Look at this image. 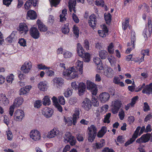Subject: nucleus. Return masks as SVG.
<instances>
[{
    "label": "nucleus",
    "instance_id": "f3484780",
    "mask_svg": "<svg viewBox=\"0 0 152 152\" xmlns=\"http://www.w3.org/2000/svg\"><path fill=\"white\" fill-rule=\"evenodd\" d=\"M82 106L84 110H88L91 109V101L88 98H86L82 102Z\"/></svg>",
    "mask_w": 152,
    "mask_h": 152
},
{
    "label": "nucleus",
    "instance_id": "de8ad7c7",
    "mask_svg": "<svg viewBox=\"0 0 152 152\" xmlns=\"http://www.w3.org/2000/svg\"><path fill=\"white\" fill-rule=\"evenodd\" d=\"M60 0H51L50 1L51 6L55 7L60 3Z\"/></svg>",
    "mask_w": 152,
    "mask_h": 152
},
{
    "label": "nucleus",
    "instance_id": "e2e57ef3",
    "mask_svg": "<svg viewBox=\"0 0 152 152\" xmlns=\"http://www.w3.org/2000/svg\"><path fill=\"white\" fill-rule=\"evenodd\" d=\"M72 17L73 20L76 23H78L79 22V19L76 15L73 13L72 15Z\"/></svg>",
    "mask_w": 152,
    "mask_h": 152
},
{
    "label": "nucleus",
    "instance_id": "b1692460",
    "mask_svg": "<svg viewBox=\"0 0 152 152\" xmlns=\"http://www.w3.org/2000/svg\"><path fill=\"white\" fill-rule=\"evenodd\" d=\"M77 50L78 55L80 57H83L85 53L83 48L80 43L77 44Z\"/></svg>",
    "mask_w": 152,
    "mask_h": 152
},
{
    "label": "nucleus",
    "instance_id": "393cba45",
    "mask_svg": "<svg viewBox=\"0 0 152 152\" xmlns=\"http://www.w3.org/2000/svg\"><path fill=\"white\" fill-rule=\"evenodd\" d=\"M0 101L1 103L4 106L7 105L9 103L7 98L4 94H3L0 95Z\"/></svg>",
    "mask_w": 152,
    "mask_h": 152
},
{
    "label": "nucleus",
    "instance_id": "f257e3e1",
    "mask_svg": "<svg viewBox=\"0 0 152 152\" xmlns=\"http://www.w3.org/2000/svg\"><path fill=\"white\" fill-rule=\"evenodd\" d=\"M63 75L67 79H72L78 77L77 73L74 67H72L64 71Z\"/></svg>",
    "mask_w": 152,
    "mask_h": 152
},
{
    "label": "nucleus",
    "instance_id": "1a4fd4ad",
    "mask_svg": "<svg viewBox=\"0 0 152 152\" xmlns=\"http://www.w3.org/2000/svg\"><path fill=\"white\" fill-rule=\"evenodd\" d=\"M61 134V132L58 129L54 128L48 132L47 137L49 139L53 138Z\"/></svg>",
    "mask_w": 152,
    "mask_h": 152
},
{
    "label": "nucleus",
    "instance_id": "f03ea898",
    "mask_svg": "<svg viewBox=\"0 0 152 152\" xmlns=\"http://www.w3.org/2000/svg\"><path fill=\"white\" fill-rule=\"evenodd\" d=\"M142 91L143 94H145L147 95L152 94V83H150L149 84L145 85V83H143L142 85H140L138 88L137 92H139Z\"/></svg>",
    "mask_w": 152,
    "mask_h": 152
},
{
    "label": "nucleus",
    "instance_id": "cd10ccee",
    "mask_svg": "<svg viewBox=\"0 0 152 152\" xmlns=\"http://www.w3.org/2000/svg\"><path fill=\"white\" fill-rule=\"evenodd\" d=\"M27 17L31 20H34L36 19L37 15L36 12L33 10H30L27 13Z\"/></svg>",
    "mask_w": 152,
    "mask_h": 152
},
{
    "label": "nucleus",
    "instance_id": "2f4dec72",
    "mask_svg": "<svg viewBox=\"0 0 152 152\" xmlns=\"http://www.w3.org/2000/svg\"><path fill=\"white\" fill-rule=\"evenodd\" d=\"M106 128L103 126L102 127L101 129L98 132L97 136L99 137H102L106 132Z\"/></svg>",
    "mask_w": 152,
    "mask_h": 152
},
{
    "label": "nucleus",
    "instance_id": "338daca9",
    "mask_svg": "<svg viewBox=\"0 0 152 152\" xmlns=\"http://www.w3.org/2000/svg\"><path fill=\"white\" fill-rule=\"evenodd\" d=\"M77 101V99L75 97H72L70 99L69 103L71 104H74L76 103Z\"/></svg>",
    "mask_w": 152,
    "mask_h": 152
},
{
    "label": "nucleus",
    "instance_id": "4d7b16f0",
    "mask_svg": "<svg viewBox=\"0 0 152 152\" xmlns=\"http://www.w3.org/2000/svg\"><path fill=\"white\" fill-rule=\"evenodd\" d=\"M19 94L21 95H23L26 94L28 92V90H27L24 87L21 88L20 90Z\"/></svg>",
    "mask_w": 152,
    "mask_h": 152
},
{
    "label": "nucleus",
    "instance_id": "f8f14e48",
    "mask_svg": "<svg viewBox=\"0 0 152 152\" xmlns=\"http://www.w3.org/2000/svg\"><path fill=\"white\" fill-rule=\"evenodd\" d=\"M110 97V94L106 92L102 93L99 96V100L102 103H105L108 101Z\"/></svg>",
    "mask_w": 152,
    "mask_h": 152
},
{
    "label": "nucleus",
    "instance_id": "c85d7f7f",
    "mask_svg": "<svg viewBox=\"0 0 152 152\" xmlns=\"http://www.w3.org/2000/svg\"><path fill=\"white\" fill-rule=\"evenodd\" d=\"M104 75L108 77H112L114 75V71L112 69L110 68H108L104 72Z\"/></svg>",
    "mask_w": 152,
    "mask_h": 152
},
{
    "label": "nucleus",
    "instance_id": "bb28decb",
    "mask_svg": "<svg viewBox=\"0 0 152 152\" xmlns=\"http://www.w3.org/2000/svg\"><path fill=\"white\" fill-rule=\"evenodd\" d=\"M76 68L79 70L80 74H83V62L77 60L75 64Z\"/></svg>",
    "mask_w": 152,
    "mask_h": 152
},
{
    "label": "nucleus",
    "instance_id": "20e7f679",
    "mask_svg": "<svg viewBox=\"0 0 152 152\" xmlns=\"http://www.w3.org/2000/svg\"><path fill=\"white\" fill-rule=\"evenodd\" d=\"M122 103L121 101L119 99H116L112 102V112L113 114L118 113L121 107Z\"/></svg>",
    "mask_w": 152,
    "mask_h": 152
},
{
    "label": "nucleus",
    "instance_id": "a211bd4d",
    "mask_svg": "<svg viewBox=\"0 0 152 152\" xmlns=\"http://www.w3.org/2000/svg\"><path fill=\"white\" fill-rule=\"evenodd\" d=\"M52 110L48 107H45L42 110V114L47 118L50 117L53 114Z\"/></svg>",
    "mask_w": 152,
    "mask_h": 152
},
{
    "label": "nucleus",
    "instance_id": "6e6d98bb",
    "mask_svg": "<svg viewBox=\"0 0 152 152\" xmlns=\"http://www.w3.org/2000/svg\"><path fill=\"white\" fill-rule=\"evenodd\" d=\"M72 90L68 89L66 90L64 94L65 97H68L72 94Z\"/></svg>",
    "mask_w": 152,
    "mask_h": 152
},
{
    "label": "nucleus",
    "instance_id": "c03bdc74",
    "mask_svg": "<svg viewBox=\"0 0 152 152\" xmlns=\"http://www.w3.org/2000/svg\"><path fill=\"white\" fill-rule=\"evenodd\" d=\"M43 100V104L44 105H49L50 104V100L48 96H45Z\"/></svg>",
    "mask_w": 152,
    "mask_h": 152
},
{
    "label": "nucleus",
    "instance_id": "680f3d73",
    "mask_svg": "<svg viewBox=\"0 0 152 152\" xmlns=\"http://www.w3.org/2000/svg\"><path fill=\"white\" fill-rule=\"evenodd\" d=\"M72 56V53L68 51H66L64 54V57L65 58H69Z\"/></svg>",
    "mask_w": 152,
    "mask_h": 152
},
{
    "label": "nucleus",
    "instance_id": "a878e982",
    "mask_svg": "<svg viewBox=\"0 0 152 152\" xmlns=\"http://www.w3.org/2000/svg\"><path fill=\"white\" fill-rule=\"evenodd\" d=\"M16 31H13L11 34L6 38V40L10 43L12 42L13 41L16 39Z\"/></svg>",
    "mask_w": 152,
    "mask_h": 152
},
{
    "label": "nucleus",
    "instance_id": "5fc2aeb1",
    "mask_svg": "<svg viewBox=\"0 0 152 152\" xmlns=\"http://www.w3.org/2000/svg\"><path fill=\"white\" fill-rule=\"evenodd\" d=\"M62 33L64 34H67L69 32V29L68 26L66 25H64L61 29Z\"/></svg>",
    "mask_w": 152,
    "mask_h": 152
},
{
    "label": "nucleus",
    "instance_id": "09e8293b",
    "mask_svg": "<svg viewBox=\"0 0 152 152\" xmlns=\"http://www.w3.org/2000/svg\"><path fill=\"white\" fill-rule=\"evenodd\" d=\"M58 100L59 103L61 105H64L65 103L64 97L62 96L58 97Z\"/></svg>",
    "mask_w": 152,
    "mask_h": 152
},
{
    "label": "nucleus",
    "instance_id": "6e6552de",
    "mask_svg": "<svg viewBox=\"0 0 152 152\" xmlns=\"http://www.w3.org/2000/svg\"><path fill=\"white\" fill-rule=\"evenodd\" d=\"M30 137L33 140L37 141L39 140L41 137V134L37 130H32L30 133Z\"/></svg>",
    "mask_w": 152,
    "mask_h": 152
},
{
    "label": "nucleus",
    "instance_id": "5701e85b",
    "mask_svg": "<svg viewBox=\"0 0 152 152\" xmlns=\"http://www.w3.org/2000/svg\"><path fill=\"white\" fill-rule=\"evenodd\" d=\"M37 23L38 24V28L40 31L45 32L47 31L48 27L44 24L42 22H40V20H38Z\"/></svg>",
    "mask_w": 152,
    "mask_h": 152
},
{
    "label": "nucleus",
    "instance_id": "774afa93",
    "mask_svg": "<svg viewBox=\"0 0 152 152\" xmlns=\"http://www.w3.org/2000/svg\"><path fill=\"white\" fill-rule=\"evenodd\" d=\"M103 151V152H115L113 149L110 148L108 147L104 148Z\"/></svg>",
    "mask_w": 152,
    "mask_h": 152
},
{
    "label": "nucleus",
    "instance_id": "49530a36",
    "mask_svg": "<svg viewBox=\"0 0 152 152\" xmlns=\"http://www.w3.org/2000/svg\"><path fill=\"white\" fill-rule=\"evenodd\" d=\"M7 139L9 140H11L13 138V134L11 131L8 130L6 132Z\"/></svg>",
    "mask_w": 152,
    "mask_h": 152
},
{
    "label": "nucleus",
    "instance_id": "7c9ffc66",
    "mask_svg": "<svg viewBox=\"0 0 152 152\" xmlns=\"http://www.w3.org/2000/svg\"><path fill=\"white\" fill-rule=\"evenodd\" d=\"M67 15V10L66 9L63 10L61 13L60 15V21L61 22H64L66 20L65 16Z\"/></svg>",
    "mask_w": 152,
    "mask_h": 152
},
{
    "label": "nucleus",
    "instance_id": "473e14b6",
    "mask_svg": "<svg viewBox=\"0 0 152 152\" xmlns=\"http://www.w3.org/2000/svg\"><path fill=\"white\" fill-rule=\"evenodd\" d=\"M80 114L79 111L78 110H76L75 111V113L73 115V124L75 125L77 122V120L79 118Z\"/></svg>",
    "mask_w": 152,
    "mask_h": 152
},
{
    "label": "nucleus",
    "instance_id": "79ce46f5",
    "mask_svg": "<svg viewBox=\"0 0 152 152\" xmlns=\"http://www.w3.org/2000/svg\"><path fill=\"white\" fill-rule=\"evenodd\" d=\"M139 97L138 96H135L133 97L131 99L130 104H131V106L133 107L136 104L137 102L138 101Z\"/></svg>",
    "mask_w": 152,
    "mask_h": 152
},
{
    "label": "nucleus",
    "instance_id": "864d4df0",
    "mask_svg": "<svg viewBox=\"0 0 152 152\" xmlns=\"http://www.w3.org/2000/svg\"><path fill=\"white\" fill-rule=\"evenodd\" d=\"M108 59L111 65L114 64L116 62L115 58L113 56H112L108 57Z\"/></svg>",
    "mask_w": 152,
    "mask_h": 152
},
{
    "label": "nucleus",
    "instance_id": "37998d69",
    "mask_svg": "<svg viewBox=\"0 0 152 152\" xmlns=\"http://www.w3.org/2000/svg\"><path fill=\"white\" fill-rule=\"evenodd\" d=\"M113 43L111 42L108 46V51L110 54H113L114 52Z\"/></svg>",
    "mask_w": 152,
    "mask_h": 152
},
{
    "label": "nucleus",
    "instance_id": "9d476101",
    "mask_svg": "<svg viewBox=\"0 0 152 152\" xmlns=\"http://www.w3.org/2000/svg\"><path fill=\"white\" fill-rule=\"evenodd\" d=\"M89 130L88 140L91 142H93L95 139V126L94 125H91L88 128Z\"/></svg>",
    "mask_w": 152,
    "mask_h": 152
},
{
    "label": "nucleus",
    "instance_id": "4be33fe9",
    "mask_svg": "<svg viewBox=\"0 0 152 152\" xmlns=\"http://www.w3.org/2000/svg\"><path fill=\"white\" fill-rule=\"evenodd\" d=\"M53 84L54 86H56L57 87L58 86H61L63 84V80L61 77H56L53 80Z\"/></svg>",
    "mask_w": 152,
    "mask_h": 152
},
{
    "label": "nucleus",
    "instance_id": "39448f33",
    "mask_svg": "<svg viewBox=\"0 0 152 152\" xmlns=\"http://www.w3.org/2000/svg\"><path fill=\"white\" fill-rule=\"evenodd\" d=\"M131 42L128 43L127 45L128 46L132 45V48H127L126 51V53L127 54H129L130 53L131 51L135 48V42L136 40V37L135 32L134 31H132L131 32Z\"/></svg>",
    "mask_w": 152,
    "mask_h": 152
},
{
    "label": "nucleus",
    "instance_id": "72a5a7b5",
    "mask_svg": "<svg viewBox=\"0 0 152 152\" xmlns=\"http://www.w3.org/2000/svg\"><path fill=\"white\" fill-rule=\"evenodd\" d=\"M150 134L149 133L142 135L141 137L142 140V142H147L150 140Z\"/></svg>",
    "mask_w": 152,
    "mask_h": 152
},
{
    "label": "nucleus",
    "instance_id": "c756f323",
    "mask_svg": "<svg viewBox=\"0 0 152 152\" xmlns=\"http://www.w3.org/2000/svg\"><path fill=\"white\" fill-rule=\"evenodd\" d=\"M104 16L106 24L109 25L112 20V16L110 13L109 12H108L107 13H105Z\"/></svg>",
    "mask_w": 152,
    "mask_h": 152
},
{
    "label": "nucleus",
    "instance_id": "69168bd1",
    "mask_svg": "<svg viewBox=\"0 0 152 152\" xmlns=\"http://www.w3.org/2000/svg\"><path fill=\"white\" fill-rule=\"evenodd\" d=\"M12 0H3V2L4 4L8 7L11 4Z\"/></svg>",
    "mask_w": 152,
    "mask_h": 152
},
{
    "label": "nucleus",
    "instance_id": "13d9d810",
    "mask_svg": "<svg viewBox=\"0 0 152 152\" xmlns=\"http://www.w3.org/2000/svg\"><path fill=\"white\" fill-rule=\"evenodd\" d=\"M96 5L103 7L104 5V2L103 0H96Z\"/></svg>",
    "mask_w": 152,
    "mask_h": 152
},
{
    "label": "nucleus",
    "instance_id": "9b49d317",
    "mask_svg": "<svg viewBox=\"0 0 152 152\" xmlns=\"http://www.w3.org/2000/svg\"><path fill=\"white\" fill-rule=\"evenodd\" d=\"M32 67V64L30 61L25 62L21 67V70L24 73H28Z\"/></svg>",
    "mask_w": 152,
    "mask_h": 152
},
{
    "label": "nucleus",
    "instance_id": "4468645a",
    "mask_svg": "<svg viewBox=\"0 0 152 152\" xmlns=\"http://www.w3.org/2000/svg\"><path fill=\"white\" fill-rule=\"evenodd\" d=\"M29 33L31 37L34 39H37L39 37V32L36 27L31 28L29 30Z\"/></svg>",
    "mask_w": 152,
    "mask_h": 152
},
{
    "label": "nucleus",
    "instance_id": "aec40b11",
    "mask_svg": "<svg viewBox=\"0 0 152 152\" xmlns=\"http://www.w3.org/2000/svg\"><path fill=\"white\" fill-rule=\"evenodd\" d=\"M48 83L46 81L40 82L38 84V87L39 89L43 91H46L48 88Z\"/></svg>",
    "mask_w": 152,
    "mask_h": 152
},
{
    "label": "nucleus",
    "instance_id": "bf43d9fd",
    "mask_svg": "<svg viewBox=\"0 0 152 152\" xmlns=\"http://www.w3.org/2000/svg\"><path fill=\"white\" fill-rule=\"evenodd\" d=\"M118 115L120 119L121 120H123L124 117L125 113L123 109H121V111L119 112Z\"/></svg>",
    "mask_w": 152,
    "mask_h": 152
},
{
    "label": "nucleus",
    "instance_id": "c9c22d12",
    "mask_svg": "<svg viewBox=\"0 0 152 152\" xmlns=\"http://www.w3.org/2000/svg\"><path fill=\"white\" fill-rule=\"evenodd\" d=\"M76 0H69V7L70 12L72 11V8H73L76 5Z\"/></svg>",
    "mask_w": 152,
    "mask_h": 152
},
{
    "label": "nucleus",
    "instance_id": "423d86ee",
    "mask_svg": "<svg viewBox=\"0 0 152 152\" xmlns=\"http://www.w3.org/2000/svg\"><path fill=\"white\" fill-rule=\"evenodd\" d=\"M64 141L66 143L69 142L71 145H75L76 142L75 138L72 136L69 132H66L64 136Z\"/></svg>",
    "mask_w": 152,
    "mask_h": 152
},
{
    "label": "nucleus",
    "instance_id": "412c9836",
    "mask_svg": "<svg viewBox=\"0 0 152 152\" xmlns=\"http://www.w3.org/2000/svg\"><path fill=\"white\" fill-rule=\"evenodd\" d=\"M86 85L83 83H80L79 84L78 89L80 96L82 95L85 92L86 90Z\"/></svg>",
    "mask_w": 152,
    "mask_h": 152
},
{
    "label": "nucleus",
    "instance_id": "4c0bfd02",
    "mask_svg": "<svg viewBox=\"0 0 152 152\" xmlns=\"http://www.w3.org/2000/svg\"><path fill=\"white\" fill-rule=\"evenodd\" d=\"M111 114L110 113H108L104 116L103 122L104 123L109 124L110 122L109 119L111 116Z\"/></svg>",
    "mask_w": 152,
    "mask_h": 152
},
{
    "label": "nucleus",
    "instance_id": "2eb2a0df",
    "mask_svg": "<svg viewBox=\"0 0 152 152\" xmlns=\"http://www.w3.org/2000/svg\"><path fill=\"white\" fill-rule=\"evenodd\" d=\"M102 30H99L98 33L100 36L102 37H105L108 32V29L105 24L101 25Z\"/></svg>",
    "mask_w": 152,
    "mask_h": 152
},
{
    "label": "nucleus",
    "instance_id": "e433bc0d",
    "mask_svg": "<svg viewBox=\"0 0 152 152\" xmlns=\"http://www.w3.org/2000/svg\"><path fill=\"white\" fill-rule=\"evenodd\" d=\"M81 58H83L85 62H88L90 61L91 58L90 55L88 53H84L83 57Z\"/></svg>",
    "mask_w": 152,
    "mask_h": 152
},
{
    "label": "nucleus",
    "instance_id": "603ef678",
    "mask_svg": "<svg viewBox=\"0 0 152 152\" xmlns=\"http://www.w3.org/2000/svg\"><path fill=\"white\" fill-rule=\"evenodd\" d=\"M7 81L9 83H12L14 80V75L12 74H11L6 78Z\"/></svg>",
    "mask_w": 152,
    "mask_h": 152
},
{
    "label": "nucleus",
    "instance_id": "8fccbe9b",
    "mask_svg": "<svg viewBox=\"0 0 152 152\" xmlns=\"http://www.w3.org/2000/svg\"><path fill=\"white\" fill-rule=\"evenodd\" d=\"M104 140H102L100 143H96V148H100L103 146L104 143Z\"/></svg>",
    "mask_w": 152,
    "mask_h": 152
},
{
    "label": "nucleus",
    "instance_id": "ddd939ff",
    "mask_svg": "<svg viewBox=\"0 0 152 152\" xmlns=\"http://www.w3.org/2000/svg\"><path fill=\"white\" fill-rule=\"evenodd\" d=\"M24 115V112L22 110L18 109L15 112L14 118L17 121H21Z\"/></svg>",
    "mask_w": 152,
    "mask_h": 152
},
{
    "label": "nucleus",
    "instance_id": "ea45409f",
    "mask_svg": "<svg viewBox=\"0 0 152 152\" xmlns=\"http://www.w3.org/2000/svg\"><path fill=\"white\" fill-rule=\"evenodd\" d=\"M125 22L122 23V28L124 30H126L127 27L129 26V19L125 20Z\"/></svg>",
    "mask_w": 152,
    "mask_h": 152
},
{
    "label": "nucleus",
    "instance_id": "0e129e2a",
    "mask_svg": "<svg viewBox=\"0 0 152 152\" xmlns=\"http://www.w3.org/2000/svg\"><path fill=\"white\" fill-rule=\"evenodd\" d=\"M18 43L21 46L24 47L26 45V41L23 39H20Z\"/></svg>",
    "mask_w": 152,
    "mask_h": 152
},
{
    "label": "nucleus",
    "instance_id": "58836bf2",
    "mask_svg": "<svg viewBox=\"0 0 152 152\" xmlns=\"http://www.w3.org/2000/svg\"><path fill=\"white\" fill-rule=\"evenodd\" d=\"M72 120L71 118H64V121L65 123L66 124H67L68 126H71L72 125L73 122H72Z\"/></svg>",
    "mask_w": 152,
    "mask_h": 152
},
{
    "label": "nucleus",
    "instance_id": "f704fd0d",
    "mask_svg": "<svg viewBox=\"0 0 152 152\" xmlns=\"http://www.w3.org/2000/svg\"><path fill=\"white\" fill-rule=\"evenodd\" d=\"M108 54L107 52L105 50H101L99 52V55L102 59H105Z\"/></svg>",
    "mask_w": 152,
    "mask_h": 152
},
{
    "label": "nucleus",
    "instance_id": "dca6fc26",
    "mask_svg": "<svg viewBox=\"0 0 152 152\" xmlns=\"http://www.w3.org/2000/svg\"><path fill=\"white\" fill-rule=\"evenodd\" d=\"M18 30L20 34L23 33L24 35L26 34L28 31L27 25L24 23H21L20 24Z\"/></svg>",
    "mask_w": 152,
    "mask_h": 152
},
{
    "label": "nucleus",
    "instance_id": "0eeeda50",
    "mask_svg": "<svg viewBox=\"0 0 152 152\" xmlns=\"http://www.w3.org/2000/svg\"><path fill=\"white\" fill-rule=\"evenodd\" d=\"M88 89L91 91L92 94V100L93 102L95 101V84L94 83L90 80H87L86 83Z\"/></svg>",
    "mask_w": 152,
    "mask_h": 152
},
{
    "label": "nucleus",
    "instance_id": "a19ab883",
    "mask_svg": "<svg viewBox=\"0 0 152 152\" xmlns=\"http://www.w3.org/2000/svg\"><path fill=\"white\" fill-rule=\"evenodd\" d=\"M32 5V0H28L24 4L25 8L26 9L28 10L31 7Z\"/></svg>",
    "mask_w": 152,
    "mask_h": 152
},
{
    "label": "nucleus",
    "instance_id": "a18cd8bd",
    "mask_svg": "<svg viewBox=\"0 0 152 152\" xmlns=\"http://www.w3.org/2000/svg\"><path fill=\"white\" fill-rule=\"evenodd\" d=\"M73 32L76 38H78L79 34V30L78 28L75 25L73 28Z\"/></svg>",
    "mask_w": 152,
    "mask_h": 152
},
{
    "label": "nucleus",
    "instance_id": "7ed1b4c3",
    "mask_svg": "<svg viewBox=\"0 0 152 152\" xmlns=\"http://www.w3.org/2000/svg\"><path fill=\"white\" fill-rule=\"evenodd\" d=\"M23 101V99L22 97L17 98L15 99L13 104L9 108V114L11 116L13 115L14 109L21 105Z\"/></svg>",
    "mask_w": 152,
    "mask_h": 152
},
{
    "label": "nucleus",
    "instance_id": "6ab92c4d",
    "mask_svg": "<svg viewBox=\"0 0 152 152\" xmlns=\"http://www.w3.org/2000/svg\"><path fill=\"white\" fill-rule=\"evenodd\" d=\"M96 65L97 66L96 71L97 72H99L98 70H102L104 69L101 60L97 57L96 58Z\"/></svg>",
    "mask_w": 152,
    "mask_h": 152
},
{
    "label": "nucleus",
    "instance_id": "3c124183",
    "mask_svg": "<svg viewBox=\"0 0 152 152\" xmlns=\"http://www.w3.org/2000/svg\"><path fill=\"white\" fill-rule=\"evenodd\" d=\"M37 67L39 69H50L49 67H48L42 64H38Z\"/></svg>",
    "mask_w": 152,
    "mask_h": 152
},
{
    "label": "nucleus",
    "instance_id": "052dcab7",
    "mask_svg": "<svg viewBox=\"0 0 152 152\" xmlns=\"http://www.w3.org/2000/svg\"><path fill=\"white\" fill-rule=\"evenodd\" d=\"M143 109V110L145 112L148 111L150 110V107L147 102H145L144 103Z\"/></svg>",
    "mask_w": 152,
    "mask_h": 152
}]
</instances>
